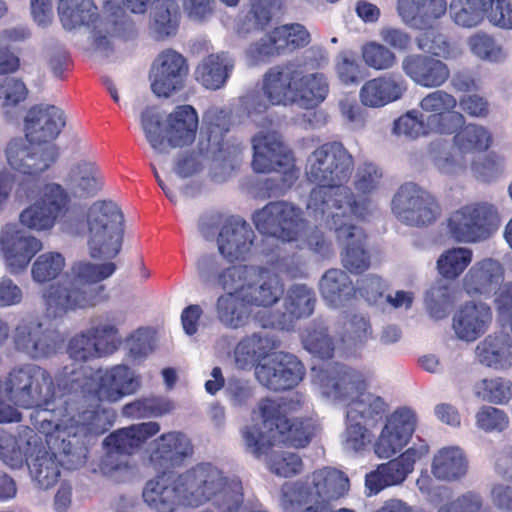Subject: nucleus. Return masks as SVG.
Masks as SVG:
<instances>
[{"instance_id":"43","label":"nucleus","mask_w":512,"mask_h":512,"mask_svg":"<svg viewBox=\"0 0 512 512\" xmlns=\"http://www.w3.org/2000/svg\"><path fill=\"white\" fill-rule=\"evenodd\" d=\"M38 442V433L29 427H24L18 437L0 430V458L11 468H20L27 460L30 447L37 448Z\"/></svg>"},{"instance_id":"22","label":"nucleus","mask_w":512,"mask_h":512,"mask_svg":"<svg viewBox=\"0 0 512 512\" xmlns=\"http://www.w3.org/2000/svg\"><path fill=\"white\" fill-rule=\"evenodd\" d=\"M418 422L416 412L401 407L389 414L373 442V451L380 459H389L410 441Z\"/></svg>"},{"instance_id":"61","label":"nucleus","mask_w":512,"mask_h":512,"mask_svg":"<svg viewBox=\"0 0 512 512\" xmlns=\"http://www.w3.org/2000/svg\"><path fill=\"white\" fill-rule=\"evenodd\" d=\"M155 31L160 36H169L177 28V5L173 0H155L151 7Z\"/></svg>"},{"instance_id":"37","label":"nucleus","mask_w":512,"mask_h":512,"mask_svg":"<svg viewBox=\"0 0 512 512\" xmlns=\"http://www.w3.org/2000/svg\"><path fill=\"white\" fill-rule=\"evenodd\" d=\"M397 13L411 28L426 29L447 13L446 0H398Z\"/></svg>"},{"instance_id":"9","label":"nucleus","mask_w":512,"mask_h":512,"mask_svg":"<svg viewBox=\"0 0 512 512\" xmlns=\"http://www.w3.org/2000/svg\"><path fill=\"white\" fill-rule=\"evenodd\" d=\"M87 252L92 259L113 260L121 251L124 216L112 201H96L86 215Z\"/></svg>"},{"instance_id":"52","label":"nucleus","mask_w":512,"mask_h":512,"mask_svg":"<svg viewBox=\"0 0 512 512\" xmlns=\"http://www.w3.org/2000/svg\"><path fill=\"white\" fill-rule=\"evenodd\" d=\"M473 250L455 246L444 250L436 261L438 273L446 280H456L473 261Z\"/></svg>"},{"instance_id":"42","label":"nucleus","mask_w":512,"mask_h":512,"mask_svg":"<svg viewBox=\"0 0 512 512\" xmlns=\"http://www.w3.org/2000/svg\"><path fill=\"white\" fill-rule=\"evenodd\" d=\"M255 278L254 284L244 294L243 302L264 308L277 303L284 293V285L279 276L269 269L257 267Z\"/></svg>"},{"instance_id":"48","label":"nucleus","mask_w":512,"mask_h":512,"mask_svg":"<svg viewBox=\"0 0 512 512\" xmlns=\"http://www.w3.org/2000/svg\"><path fill=\"white\" fill-rule=\"evenodd\" d=\"M296 105L311 109L322 103L329 93V83L323 73L303 74L297 85Z\"/></svg>"},{"instance_id":"18","label":"nucleus","mask_w":512,"mask_h":512,"mask_svg":"<svg viewBox=\"0 0 512 512\" xmlns=\"http://www.w3.org/2000/svg\"><path fill=\"white\" fill-rule=\"evenodd\" d=\"M120 344L117 327L103 322L74 335L68 343L67 351L74 361L87 362L113 354Z\"/></svg>"},{"instance_id":"57","label":"nucleus","mask_w":512,"mask_h":512,"mask_svg":"<svg viewBox=\"0 0 512 512\" xmlns=\"http://www.w3.org/2000/svg\"><path fill=\"white\" fill-rule=\"evenodd\" d=\"M432 161L435 169L444 176L462 175L469 169V159L454 146L451 151L432 147Z\"/></svg>"},{"instance_id":"11","label":"nucleus","mask_w":512,"mask_h":512,"mask_svg":"<svg viewBox=\"0 0 512 512\" xmlns=\"http://www.w3.org/2000/svg\"><path fill=\"white\" fill-rule=\"evenodd\" d=\"M159 431L160 425L157 422L150 421L111 433L104 440L107 453L100 462V472L117 482H123L131 478L134 474V468L129 459L123 455L134 453Z\"/></svg>"},{"instance_id":"2","label":"nucleus","mask_w":512,"mask_h":512,"mask_svg":"<svg viewBox=\"0 0 512 512\" xmlns=\"http://www.w3.org/2000/svg\"><path fill=\"white\" fill-rule=\"evenodd\" d=\"M143 500L155 512L197 509L207 503L218 512H239L244 500L239 478L226 475L211 463H199L172 476L149 480Z\"/></svg>"},{"instance_id":"46","label":"nucleus","mask_w":512,"mask_h":512,"mask_svg":"<svg viewBox=\"0 0 512 512\" xmlns=\"http://www.w3.org/2000/svg\"><path fill=\"white\" fill-rule=\"evenodd\" d=\"M279 443H287L293 447H305L315 436L318 425L312 419L288 420L281 416L278 406V419L276 420Z\"/></svg>"},{"instance_id":"24","label":"nucleus","mask_w":512,"mask_h":512,"mask_svg":"<svg viewBox=\"0 0 512 512\" xmlns=\"http://www.w3.org/2000/svg\"><path fill=\"white\" fill-rule=\"evenodd\" d=\"M429 452L426 443L413 445L398 457L380 464L375 471L366 476L365 485L369 494H377L382 489L403 483L414 470L416 462Z\"/></svg>"},{"instance_id":"32","label":"nucleus","mask_w":512,"mask_h":512,"mask_svg":"<svg viewBox=\"0 0 512 512\" xmlns=\"http://www.w3.org/2000/svg\"><path fill=\"white\" fill-rule=\"evenodd\" d=\"M475 361L494 371L512 368V336L504 331L486 335L474 348Z\"/></svg>"},{"instance_id":"23","label":"nucleus","mask_w":512,"mask_h":512,"mask_svg":"<svg viewBox=\"0 0 512 512\" xmlns=\"http://www.w3.org/2000/svg\"><path fill=\"white\" fill-rule=\"evenodd\" d=\"M218 262L214 256H203L197 261V272L200 280L207 285H219L225 294L237 295L244 301V294L249 286L254 284L257 276V266L238 265L231 266L220 273Z\"/></svg>"},{"instance_id":"31","label":"nucleus","mask_w":512,"mask_h":512,"mask_svg":"<svg viewBox=\"0 0 512 512\" xmlns=\"http://www.w3.org/2000/svg\"><path fill=\"white\" fill-rule=\"evenodd\" d=\"M66 124L62 109L54 105L41 104L32 107L24 120L25 135L42 145H53Z\"/></svg>"},{"instance_id":"56","label":"nucleus","mask_w":512,"mask_h":512,"mask_svg":"<svg viewBox=\"0 0 512 512\" xmlns=\"http://www.w3.org/2000/svg\"><path fill=\"white\" fill-rule=\"evenodd\" d=\"M371 326L363 315H352L343 324L341 335V346L338 349L349 351L355 349L368 341L371 337Z\"/></svg>"},{"instance_id":"1","label":"nucleus","mask_w":512,"mask_h":512,"mask_svg":"<svg viewBox=\"0 0 512 512\" xmlns=\"http://www.w3.org/2000/svg\"><path fill=\"white\" fill-rule=\"evenodd\" d=\"M5 393L15 405L36 408L31 420L38 429L37 448L32 445L27 460L31 475L38 486L49 489L60 476L57 456L68 469H77L85 464L87 448L80 426L68 418V409L52 406L55 391L51 387L50 375L33 364L14 369L5 385Z\"/></svg>"},{"instance_id":"34","label":"nucleus","mask_w":512,"mask_h":512,"mask_svg":"<svg viewBox=\"0 0 512 512\" xmlns=\"http://www.w3.org/2000/svg\"><path fill=\"white\" fill-rule=\"evenodd\" d=\"M503 264L492 257L476 261L462 280L463 289L470 296H487L504 280Z\"/></svg>"},{"instance_id":"62","label":"nucleus","mask_w":512,"mask_h":512,"mask_svg":"<svg viewBox=\"0 0 512 512\" xmlns=\"http://www.w3.org/2000/svg\"><path fill=\"white\" fill-rule=\"evenodd\" d=\"M504 167V157L496 152L469 160V169L472 175L483 182L497 179L504 171Z\"/></svg>"},{"instance_id":"8","label":"nucleus","mask_w":512,"mask_h":512,"mask_svg":"<svg viewBox=\"0 0 512 512\" xmlns=\"http://www.w3.org/2000/svg\"><path fill=\"white\" fill-rule=\"evenodd\" d=\"M300 70L291 63L271 67L263 75L262 94L252 92L241 99V110L253 122L264 124L270 106L296 104Z\"/></svg>"},{"instance_id":"47","label":"nucleus","mask_w":512,"mask_h":512,"mask_svg":"<svg viewBox=\"0 0 512 512\" xmlns=\"http://www.w3.org/2000/svg\"><path fill=\"white\" fill-rule=\"evenodd\" d=\"M453 145L466 158L475 153H483L493 145L492 132L485 126L479 124H468L453 137Z\"/></svg>"},{"instance_id":"30","label":"nucleus","mask_w":512,"mask_h":512,"mask_svg":"<svg viewBox=\"0 0 512 512\" xmlns=\"http://www.w3.org/2000/svg\"><path fill=\"white\" fill-rule=\"evenodd\" d=\"M70 195L77 198L95 196L104 186L103 174L93 157L85 154L75 155L63 177Z\"/></svg>"},{"instance_id":"58","label":"nucleus","mask_w":512,"mask_h":512,"mask_svg":"<svg viewBox=\"0 0 512 512\" xmlns=\"http://www.w3.org/2000/svg\"><path fill=\"white\" fill-rule=\"evenodd\" d=\"M65 265V258L59 252L40 254L31 267L32 279L37 283L51 281L61 274Z\"/></svg>"},{"instance_id":"16","label":"nucleus","mask_w":512,"mask_h":512,"mask_svg":"<svg viewBox=\"0 0 512 512\" xmlns=\"http://www.w3.org/2000/svg\"><path fill=\"white\" fill-rule=\"evenodd\" d=\"M253 221L261 233L287 242L302 239L307 227L301 210L285 202L269 203L254 214Z\"/></svg>"},{"instance_id":"6","label":"nucleus","mask_w":512,"mask_h":512,"mask_svg":"<svg viewBox=\"0 0 512 512\" xmlns=\"http://www.w3.org/2000/svg\"><path fill=\"white\" fill-rule=\"evenodd\" d=\"M116 271L112 260L102 263L78 261L71 267L69 278L51 285L44 293L46 314L61 317L70 311L95 306L103 298L104 285L100 284Z\"/></svg>"},{"instance_id":"38","label":"nucleus","mask_w":512,"mask_h":512,"mask_svg":"<svg viewBox=\"0 0 512 512\" xmlns=\"http://www.w3.org/2000/svg\"><path fill=\"white\" fill-rule=\"evenodd\" d=\"M193 448L186 435L177 431L162 434L151 444L150 460L160 468L179 465L191 456Z\"/></svg>"},{"instance_id":"20","label":"nucleus","mask_w":512,"mask_h":512,"mask_svg":"<svg viewBox=\"0 0 512 512\" xmlns=\"http://www.w3.org/2000/svg\"><path fill=\"white\" fill-rule=\"evenodd\" d=\"M252 146V166L256 172L277 171L283 173L288 180L297 177L294 158L276 131H259L252 138Z\"/></svg>"},{"instance_id":"45","label":"nucleus","mask_w":512,"mask_h":512,"mask_svg":"<svg viewBox=\"0 0 512 512\" xmlns=\"http://www.w3.org/2000/svg\"><path fill=\"white\" fill-rule=\"evenodd\" d=\"M319 290L326 304L339 308L354 295L355 289L350 277L340 269H330L321 278Z\"/></svg>"},{"instance_id":"19","label":"nucleus","mask_w":512,"mask_h":512,"mask_svg":"<svg viewBox=\"0 0 512 512\" xmlns=\"http://www.w3.org/2000/svg\"><path fill=\"white\" fill-rule=\"evenodd\" d=\"M68 204L66 190L60 184L48 183L42 188L39 199L19 214V222L37 232L51 230Z\"/></svg>"},{"instance_id":"63","label":"nucleus","mask_w":512,"mask_h":512,"mask_svg":"<svg viewBox=\"0 0 512 512\" xmlns=\"http://www.w3.org/2000/svg\"><path fill=\"white\" fill-rule=\"evenodd\" d=\"M453 302L450 285L439 281L426 292L425 306L431 317L442 319Z\"/></svg>"},{"instance_id":"13","label":"nucleus","mask_w":512,"mask_h":512,"mask_svg":"<svg viewBox=\"0 0 512 512\" xmlns=\"http://www.w3.org/2000/svg\"><path fill=\"white\" fill-rule=\"evenodd\" d=\"M335 217L331 219H314L315 223L324 225L334 230L339 242L345 247L342 262L345 268L350 272L359 273L369 267L370 261L367 252L364 249L365 234L363 230L352 223L353 217L363 218L365 216V207L358 205L352 207L338 205L334 202Z\"/></svg>"},{"instance_id":"39","label":"nucleus","mask_w":512,"mask_h":512,"mask_svg":"<svg viewBox=\"0 0 512 512\" xmlns=\"http://www.w3.org/2000/svg\"><path fill=\"white\" fill-rule=\"evenodd\" d=\"M254 232L245 222L231 221L226 223L218 236L219 252L230 260H243L253 246Z\"/></svg>"},{"instance_id":"3","label":"nucleus","mask_w":512,"mask_h":512,"mask_svg":"<svg viewBox=\"0 0 512 512\" xmlns=\"http://www.w3.org/2000/svg\"><path fill=\"white\" fill-rule=\"evenodd\" d=\"M58 385L73 395L72 399L78 404L77 414L69 401L62 400L57 392L51 405L67 408L69 420L80 426L81 433L101 434L107 429L109 413L100 408V403H115L135 394L141 386V377L124 364L97 370L65 366L58 377ZM51 387L56 391L52 383Z\"/></svg>"},{"instance_id":"28","label":"nucleus","mask_w":512,"mask_h":512,"mask_svg":"<svg viewBox=\"0 0 512 512\" xmlns=\"http://www.w3.org/2000/svg\"><path fill=\"white\" fill-rule=\"evenodd\" d=\"M493 323L492 307L481 300L461 304L452 317V331L457 340L473 343L480 339Z\"/></svg>"},{"instance_id":"41","label":"nucleus","mask_w":512,"mask_h":512,"mask_svg":"<svg viewBox=\"0 0 512 512\" xmlns=\"http://www.w3.org/2000/svg\"><path fill=\"white\" fill-rule=\"evenodd\" d=\"M469 462L463 449L458 446H445L438 449L431 460V474L442 482H457L468 472Z\"/></svg>"},{"instance_id":"35","label":"nucleus","mask_w":512,"mask_h":512,"mask_svg":"<svg viewBox=\"0 0 512 512\" xmlns=\"http://www.w3.org/2000/svg\"><path fill=\"white\" fill-rule=\"evenodd\" d=\"M407 91L405 80L399 75H383L366 81L360 89L361 103L370 108H381L400 100Z\"/></svg>"},{"instance_id":"33","label":"nucleus","mask_w":512,"mask_h":512,"mask_svg":"<svg viewBox=\"0 0 512 512\" xmlns=\"http://www.w3.org/2000/svg\"><path fill=\"white\" fill-rule=\"evenodd\" d=\"M401 67L407 77L424 88L441 87L450 77L446 63L427 55H408L402 60Z\"/></svg>"},{"instance_id":"10","label":"nucleus","mask_w":512,"mask_h":512,"mask_svg":"<svg viewBox=\"0 0 512 512\" xmlns=\"http://www.w3.org/2000/svg\"><path fill=\"white\" fill-rule=\"evenodd\" d=\"M141 125L152 149L157 154H165L169 147H183L193 143L198 128V116L192 106H178L167 116L162 126L158 113L147 108L141 114Z\"/></svg>"},{"instance_id":"51","label":"nucleus","mask_w":512,"mask_h":512,"mask_svg":"<svg viewBox=\"0 0 512 512\" xmlns=\"http://www.w3.org/2000/svg\"><path fill=\"white\" fill-rule=\"evenodd\" d=\"M58 11L64 28L69 30L97 20V8L91 0H60Z\"/></svg>"},{"instance_id":"60","label":"nucleus","mask_w":512,"mask_h":512,"mask_svg":"<svg viewBox=\"0 0 512 512\" xmlns=\"http://www.w3.org/2000/svg\"><path fill=\"white\" fill-rule=\"evenodd\" d=\"M216 310L219 320L228 327H240L247 318L244 302L237 295H221L217 299Z\"/></svg>"},{"instance_id":"53","label":"nucleus","mask_w":512,"mask_h":512,"mask_svg":"<svg viewBox=\"0 0 512 512\" xmlns=\"http://www.w3.org/2000/svg\"><path fill=\"white\" fill-rule=\"evenodd\" d=\"M486 9V0H451L449 15L457 26L469 29L483 22Z\"/></svg>"},{"instance_id":"26","label":"nucleus","mask_w":512,"mask_h":512,"mask_svg":"<svg viewBox=\"0 0 512 512\" xmlns=\"http://www.w3.org/2000/svg\"><path fill=\"white\" fill-rule=\"evenodd\" d=\"M43 243L17 224L7 223L0 229V250L12 273L24 271Z\"/></svg>"},{"instance_id":"59","label":"nucleus","mask_w":512,"mask_h":512,"mask_svg":"<svg viewBox=\"0 0 512 512\" xmlns=\"http://www.w3.org/2000/svg\"><path fill=\"white\" fill-rule=\"evenodd\" d=\"M417 46L420 50L446 60L457 59L461 56V50L447 39L433 30L422 33L417 38Z\"/></svg>"},{"instance_id":"36","label":"nucleus","mask_w":512,"mask_h":512,"mask_svg":"<svg viewBox=\"0 0 512 512\" xmlns=\"http://www.w3.org/2000/svg\"><path fill=\"white\" fill-rule=\"evenodd\" d=\"M315 300L312 289L305 285H294L289 288L284 298L285 312L271 318H261L259 322L263 327L286 329L294 319L310 316L314 310Z\"/></svg>"},{"instance_id":"64","label":"nucleus","mask_w":512,"mask_h":512,"mask_svg":"<svg viewBox=\"0 0 512 512\" xmlns=\"http://www.w3.org/2000/svg\"><path fill=\"white\" fill-rule=\"evenodd\" d=\"M175 404L168 398H144L127 404L124 411L135 417H161L171 413Z\"/></svg>"},{"instance_id":"12","label":"nucleus","mask_w":512,"mask_h":512,"mask_svg":"<svg viewBox=\"0 0 512 512\" xmlns=\"http://www.w3.org/2000/svg\"><path fill=\"white\" fill-rule=\"evenodd\" d=\"M444 223L446 234L453 241L478 244L496 233L501 218L495 205L486 201H476L451 211Z\"/></svg>"},{"instance_id":"49","label":"nucleus","mask_w":512,"mask_h":512,"mask_svg":"<svg viewBox=\"0 0 512 512\" xmlns=\"http://www.w3.org/2000/svg\"><path fill=\"white\" fill-rule=\"evenodd\" d=\"M274 348V342L268 337H262L258 334L245 337L234 349L235 363L241 369L250 368L256 362L259 364L264 358H267Z\"/></svg>"},{"instance_id":"27","label":"nucleus","mask_w":512,"mask_h":512,"mask_svg":"<svg viewBox=\"0 0 512 512\" xmlns=\"http://www.w3.org/2000/svg\"><path fill=\"white\" fill-rule=\"evenodd\" d=\"M255 375L263 386L280 391L296 386L303 378L304 368L295 356L275 352L256 366Z\"/></svg>"},{"instance_id":"17","label":"nucleus","mask_w":512,"mask_h":512,"mask_svg":"<svg viewBox=\"0 0 512 512\" xmlns=\"http://www.w3.org/2000/svg\"><path fill=\"white\" fill-rule=\"evenodd\" d=\"M277 419L278 404L273 400H262L252 412L251 423L241 430L244 447L248 453L260 458L266 455L271 447L279 444Z\"/></svg>"},{"instance_id":"50","label":"nucleus","mask_w":512,"mask_h":512,"mask_svg":"<svg viewBox=\"0 0 512 512\" xmlns=\"http://www.w3.org/2000/svg\"><path fill=\"white\" fill-rule=\"evenodd\" d=\"M466 44L470 53L483 62L502 64L509 57L508 49L486 32L473 33L467 38Z\"/></svg>"},{"instance_id":"15","label":"nucleus","mask_w":512,"mask_h":512,"mask_svg":"<svg viewBox=\"0 0 512 512\" xmlns=\"http://www.w3.org/2000/svg\"><path fill=\"white\" fill-rule=\"evenodd\" d=\"M311 42V34L300 23H289L275 27L247 50L252 64L263 63L272 58L287 55L306 47Z\"/></svg>"},{"instance_id":"54","label":"nucleus","mask_w":512,"mask_h":512,"mask_svg":"<svg viewBox=\"0 0 512 512\" xmlns=\"http://www.w3.org/2000/svg\"><path fill=\"white\" fill-rule=\"evenodd\" d=\"M473 393L481 401L503 405L512 399V382L503 377L484 378L475 383Z\"/></svg>"},{"instance_id":"55","label":"nucleus","mask_w":512,"mask_h":512,"mask_svg":"<svg viewBox=\"0 0 512 512\" xmlns=\"http://www.w3.org/2000/svg\"><path fill=\"white\" fill-rule=\"evenodd\" d=\"M27 95L28 89L21 80L6 77L0 81V108L7 119H14L18 106L26 100Z\"/></svg>"},{"instance_id":"14","label":"nucleus","mask_w":512,"mask_h":512,"mask_svg":"<svg viewBox=\"0 0 512 512\" xmlns=\"http://www.w3.org/2000/svg\"><path fill=\"white\" fill-rule=\"evenodd\" d=\"M7 166L16 174L34 179L57 159L55 145L37 144L25 135L8 141L4 149Z\"/></svg>"},{"instance_id":"25","label":"nucleus","mask_w":512,"mask_h":512,"mask_svg":"<svg viewBox=\"0 0 512 512\" xmlns=\"http://www.w3.org/2000/svg\"><path fill=\"white\" fill-rule=\"evenodd\" d=\"M188 72L187 61L180 53L172 49L162 51L149 73L152 92L158 97H170L183 88Z\"/></svg>"},{"instance_id":"4","label":"nucleus","mask_w":512,"mask_h":512,"mask_svg":"<svg viewBox=\"0 0 512 512\" xmlns=\"http://www.w3.org/2000/svg\"><path fill=\"white\" fill-rule=\"evenodd\" d=\"M353 167L352 156L341 143H326L316 148L307 158L305 174L310 182L318 184L309 195L306 210L311 219L335 217L334 202L338 205L358 206L346 183Z\"/></svg>"},{"instance_id":"29","label":"nucleus","mask_w":512,"mask_h":512,"mask_svg":"<svg viewBox=\"0 0 512 512\" xmlns=\"http://www.w3.org/2000/svg\"><path fill=\"white\" fill-rule=\"evenodd\" d=\"M456 106L457 99L443 90L428 93L419 103L422 112L428 113L427 126L439 134H452L465 124V117L455 111Z\"/></svg>"},{"instance_id":"44","label":"nucleus","mask_w":512,"mask_h":512,"mask_svg":"<svg viewBox=\"0 0 512 512\" xmlns=\"http://www.w3.org/2000/svg\"><path fill=\"white\" fill-rule=\"evenodd\" d=\"M232 59L224 54H211L204 58L195 70L196 80L206 89L222 88L233 69Z\"/></svg>"},{"instance_id":"7","label":"nucleus","mask_w":512,"mask_h":512,"mask_svg":"<svg viewBox=\"0 0 512 512\" xmlns=\"http://www.w3.org/2000/svg\"><path fill=\"white\" fill-rule=\"evenodd\" d=\"M349 479L340 470L324 467L314 471L303 482L286 483L282 487L281 505L286 512H295L301 506L327 507L349 490Z\"/></svg>"},{"instance_id":"21","label":"nucleus","mask_w":512,"mask_h":512,"mask_svg":"<svg viewBox=\"0 0 512 512\" xmlns=\"http://www.w3.org/2000/svg\"><path fill=\"white\" fill-rule=\"evenodd\" d=\"M392 211L400 221L410 225L430 224L441 212L436 199L411 182L402 185L394 195Z\"/></svg>"},{"instance_id":"40","label":"nucleus","mask_w":512,"mask_h":512,"mask_svg":"<svg viewBox=\"0 0 512 512\" xmlns=\"http://www.w3.org/2000/svg\"><path fill=\"white\" fill-rule=\"evenodd\" d=\"M13 340L18 350L32 358L48 356L55 348L50 334L36 320H22L15 329Z\"/></svg>"},{"instance_id":"5","label":"nucleus","mask_w":512,"mask_h":512,"mask_svg":"<svg viewBox=\"0 0 512 512\" xmlns=\"http://www.w3.org/2000/svg\"><path fill=\"white\" fill-rule=\"evenodd\" d=\"M313 381L320 392L332 400L348 401L346 417L361 418L366 425H373L382 420L389 409L386 400L375 393L367 391L373 377L370 373L336 366L331 369L312 368Z\"/></svg>"}]
</instances>
